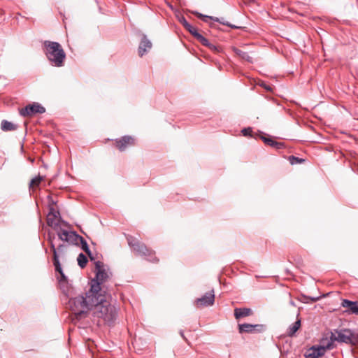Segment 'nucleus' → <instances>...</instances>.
Here are the masks:
<instances>
[{"label": "nucleus", "mask_w": 358, "mask_h": 358, "mask_svg": "<svg viewBox=\"0 0 358 358\" xmlns=\"http://www.w3.org/2000/svg\"><path fill=\"white\" fill-rule=\"evenodd\" d=\"M262 140L266 144L276 148L277 149H281L284 147L283 143L281 142H277L274 141L271 137L270 136H261Z\"/></svg>", "instance_id": "nucleus-19"}, {"label": "nucleus", "mask_w": 358, "mask_h": 358, "mask_svg": "<svg viewBox=\"0 0 358 358\" xmlns=\"http://www.w3.org/2000/svg\"><path fill=\"white\" fill-rule=\"evenodd\" d=\"M1 129L3 131H15L17 129V125L6 120H3L1 122Z\"/></svg>", "instance_id": "nucleus-20"}, {"label": "nucleus", "mask_w": 358, "mask_h": 358, "mask_svg": "<svg viewBox=\"0 0 358 358\" xmlns=\"http://www.w3.org/2000/svg\"><path fill=\"white\" fill-rule=\"evenodd\" d=\"M186 30H187L194 38L196 37V35L199 34L200 33L198 31L197 29L194 27H193L192 24H189V27H187Z\"/></svg>", "instance_id": "nucleus-28"}, {"label": "nucleus", "mask_w": 358, "mask_h": 358, "mask_svg": "<svg viewBox=\"0 0 358 358\" xmlns=\"http://www.w3.org/2000/svg\"><path fill=\"white\" fill-rule=\"evenodd\" d=\"M289 304H290L291 306H296V303H295V302H294V301H292V300H290V301H289Z\"/></svg>", "instance_id": "nucleus-40"}, {"label": "nucleus", "mask_w": 358, "mask_h": 358, "mask_svg": "<svg viewBox=\"0 0 358 358\" xmlns=\"http://www.w3.org/2000/svg\"><path fill=\"white\" fill-rule=\"evenodd\" d=\"M238 327V332L240 334L262 333V332L265 331L266 329V325L262 324H248V323H243V324H239Z\"/></svg>", "instance_id": "nucleus-9"}, {"label": "nucleus", "mask_w": 358, "mask_h": 358, "mask_svg": "<svg viewBox=\"0 0 358 358\" xmlns=\"http://www.w3.org/2000/svg\"><path fill=\"white\" fill-rule=\"evenodd\" d=\"M241 133L244 136H250V137L252 136V130L251 127H247V128L243 129L241 130Z\"/></svg>", "instance_id": "nucleus-29"}, {"label": "nucleus", "mask_w": 358, "mask_h": 358, "mask_svg": "<svg viewBox=\"0 0 358 358\" xmlns=\"http://www.w3.org/2000/svg\"><path fill=\"white\" fill-rule=\"evenodd\" d=\"M59 275H60V279H59L60 282H65L67 280V277L64 274V271L62 272V273H59Z\"/></svg>", "instance_id": "nucleus-37"}, {"label": "nucleus", "mask_w": 358, "mask_h": 358, "mask_svg": "<svg viewBox=\"0 0 358 358\" xmlns=\"http://www.w3.org/2000/svg\"><path fill=\"white\" fill-rule=\"evenodd\" d=\"M51 250L53 253V258L59 257V254L57 253V248L55 247V245L53 241H51V243H49Z\"/></svg>", "instance_id": "nucleus-30"}, {"label": "nucleus", "mask_w": 358, "mask_h": 358, "mask_svg": "<svg viewBox=\"0 0 358 358\" xmlns=\"http://www.w3.org/2000/svg\"><path fill=\"white\" fill-rule=\"evenodd\" d=\"M192 13L193 15H194L195 16H196L197 17L201 19L205 22H207L208 20H211L214 22H219L223 25H226L232 29L239 28L238 27L234 25V24L229 23V22L224 20V19L223 17L219 18V17H214V16L206 15H203L198 11H192Z\"/></svg>", "instance_id": "nucleus-13"}, {"label": "nucleus", "mask_w": 358, "mask_h": 358, "mask_svg": "<svg viewBox=\"0 0 358 358\" xmlns=\"http://www.w3.org/2000/svg\"><path fill=\"white\" fill-rule=\"evenodd\" d=\"M44 54L52 66L62 67L64 65L66 53L62 45L55 41L43 42Z\"/></svg>", "instance_id": "nucleus-3"}, {"label": "nucleus", "mask_w": 358, "mask_h": 358, "mask_svg": "<svg viewBox=\"0 0 358 358\" xmlns=\"http://www.w3.org/2000/svg\"><path fill=\"white\" fill-rule=\"evenodd\" d=\"M96 302L92 304V315L94 317L102 319L104 322L112 324L116 319L117 310L106 300V296L102 293L94 294Z\"/></svg>", "instance_id": "nucleus-1"}, {"label": "nucleus", "mask_w": 358, "mask_h": 358, "mask_svg": "<svg viewBox=\"0 0 358 358\" xmlns=\"http://www.w3.org/2000/svg\"><path fill=\"white\" fill-rule=\"evenodd\" d=\"M264 88L267 90V91H270L271 90V88L268 86H264Z\"/></svg>", "instance_id": "nucleus-42"}, {"label": "nucleus", "mask_w": 358, "mask_h": 358, "mask_svg": "<svg viewBox=\"0 0 358 358\" xmlns=\"http://www.w3.org/2000/svg\"><path fill=\"white\" fill-rule=\"evenodd\" d=\"M53 265L55 266V270L57 273H62L63 272L59 257L52 258Z\"/></svg>", "instance_id": "nucleus-25"}, {"label": "nucleus", "mask_w": 358, "mask_h": 358, "mask_svg": "<svg viewBox=\"0 0 358 358\" xmlns=\"http://www.w3.org/2000/svg\"><path fill=\"white\" fill-rule=\"evenodd\" d=\"M195 38L206 47H208L210 45V43L208 41V40L201 34H199V35L197 34Z\"/></svg>", "instance_id": "nucleus-26"}, {"label": "nucleus", "mask_w": 358, "mask_h": 358, "mask_svg": "<svg viewBox=\"0 0 358 358\" xmlns=\"http://www.w3.org/2000/svg\"><path fill=\"white\" fill-rule=\"evenodd\" d=\"M252 314V310L249 308H236L234 309V317L237 320L249 316Z\"/></svg>", "instance_id": "nucleus-17"}, {"label": "nucleus", "mask_w": 358, "mask_h": 358, "mask_svg": "<svg viewBox=\"0 0 358 358\" xmlns=\"http://www.w3.org/2000/svg\"><path fill=\"white\" fill-rule=\"evenodd\" d=\"M341 306L346 308L344 311L348 315H358V301H350L349 299H343L341 301Z\"/></svg>", "instance_id": "nucleus-15"}, {"label": "nucleus", "mask_w": 358, "mask_h": 358, "mask_svg": "<svg viewBox=\"0 0 358 358\" xmlns=\"http://www.w3.org/2000/svg\"><path fill=\"white\" fill-rule=\"evenodd\" d=\"M331 349V342H328L326 345H315L311 346L309 352L305 355L306 358H319L323 356L327 350Z\"/></svg>", "instance_id": "nucleus-10"}, {"label": "nucleus", "mask_w": 358, "mask_h": 358, "mask_svg": "<svg viewBox=\"0 0 358 358\" xmlns=\"http://www.w3.org/2000/svg\"><path fill=\"white\" fill-rule=\"evenodd\" d=\"M87 256L89 257L91 261H94L95 259V257L93 256L92 251H90V254L87 255Z\"/></svg>", "instance_id": "nucleus-38"}, {"label": "nucleus", "mask_w": 358, "mask_h": 358, "mask_svg": "<svg viewBox=\"0 0 358 358\" xmlns=\"http://www.w3.org/2000/svg\"><path fill=\"white\" fill-rule=\"evenodd\" d=\"M232 50L241 59L248 61L250 63H252V58L248 55V52H243L236 47H233Z\"/></svg>", "instance_id": "nucleus-21"}, {"label": "nucleus", "mask_w": 358, "mask_h": 358, "mask_svg": "<svg viewBox=\"0 0 358 358\" xmlns=\"http://www.w3.org/2000/svg\"><path fill=\"white\" fill-rule=\"evenodd\" d=\"M55 239V234L51 232L48 233V238L47 240L48 243H51V241L54 242V240Z\"/></svg>", "instance_id": "nucleus-34"}, {"label": "nucleus", "mask_w": 358, "mask_h": 358, "mask_svg": "<svg viewBox=\"0 0 358 358\" xmlns=\"http://www.w3.org/2000/svg\"><path fill=\"white\" fill-rule=\"evenodd\" d=\"M45 112V108L38 102L27 105L24 108L20 110V115L22 117L32 116L36 114H43Z\"/></svg>", "instance_id": "nucleus-8"}, {"label": "nucleus", "mask_w": 358, "mask_h": 358, "mask_svg": "<svg viewBox=\"0 0 358 358\" xmlns=\"http://www.w3.org/2000/svg\"><path fill=\"white\" fill-rule=\"evenodd\" d=\"M94 294L91 293L89 289L85 293V296L83 295H78L74 298H71L69 301V305L71 311L75 315L76 320H80L85 318L92 310V304L96 302Z\"/></svg>", "instance_id": "nucleus-2"}, {"label": "nucleus", "mask_w": 358, "mask_h": 358, "mask_svg": "<svg viewBox=\"0 0 358 358\" xmlns=\"http://www.w3.org/2000/svg\"><path fill=\"white\" fill-rule=\"evenodd\" d=\"M336 341L350 345H356L358 344V334L350 329H334L333 331H331L329 342H331L332 344Z\"/></svg>", "instance_id": "nucleus-4"}, {"label": "nucleus", "mask_w": 358, "mask_h": 358, "mask_svg": "<svg viewBox=\"0 0 358 358\" xmlns=\"http://www.w3.org/2000/svg\"><path fill=\"white\" fill-rule=\"evenodd\" d=\"M43 177L38 176L32 178L29 182V188L34 186H38L39 183L43 180Z\"/></svg>", "instance_id": "nucleus-27"}, {"label": "nucleus", "mask_w": 358, "mask_h": 358, "mask_svg": "<svg viewBox=\"0 0 358 358\" xmlns=\"http://www.w3.org/2000/svg\"><path fill=\"white\" fill-rule=\"evenodd\" d=\"M65 247H66L65 244H64V243L59 244L57 248V253H59V252L63 253L64 252Z\"/></svg>", "instance_id": "nucleus-36"}, {"label": "nucleus", "mask_w": 358, "mask_h": 358, "mask_svg": "<svg viewBox=\"0 0 358 358\" xmlns=\"http://www.w3.org/2000/svg\"><path fill=\"white\" fill-rule=\"evenodd\" d=\"M78 243H79L78 246H80L81 249L87 254H90V249L89 248V245L87 243V241L84 239V238L81 236H80L79 238H78Z\"/></svg>", "instance_id": "nucleus-22"}, {"label": "nucleus", "mask_w": 358, "mask_h": 358, "mask_svg": "<svg viewBox=\"0 0 358 358\" xmlns=\"http://www.w3.org/2000/svg\"><path fill=\"white\" fill-rule=\"evenodd\" d=\"M77 262L78 266L81 268H84L88 262V259L87 257L83 253L81 252L78 256Z\"/></svg>", "instance_id": "nucleus-23"}, {"label": "nucleus", "mask_w": 358, "mask_h": 358, "mask_svg": "<svg viewBox=\"0 0 358 358\" xmlns=\"http://www.w3.org/2000/svg\"><path fill=\"white\" fill-rule=\"evenodd\" d=\"M58 222H59V225L61 224H62L63 226L64 227H69V224L68 222L64 220L61 216L59 215V217H58Z\"/></svg>", "instance_id": "nucleus-33"}, {"label": "nucleus", "mask_w": 358, "mask_h": 358, "mask_svg": "<svg viewBox=\"0 0 358 358\" xmlns=\"http://www.w3.org/2000/svg\"><path fill=\"white\" fill-rule=\"evenodd\" d=\"M301 296L305 299H310L312 302H316L320 300L322 296H307L304 294H302Z\"/></svg>", "instance_id": "nucleus-31"}, {"label": "nucleus", "mask_w": 358, "mask_h": 358, "mask_svg": "<svg viewBox=\"0 0 358 358\" xmlns=\"http://www.w3.org/2000/svg\"><path fill=\"white\" fill-rule=\"evenodd\" d=\"M57 231V236L58 238L64 242H66L69 245H73L78 246V238L80 235L75 231H68L63 229L61 227L59 228Z\"/></svg>", "instance_id": "nucleus-7"}, {"label": "nucleus", "mask_w": 358, "mask_h": 358, "mask_svg": "<svg viewBox=\"0 0 358 358\" xmlns=\"http://www.w3.org/2000/svg\"><path fill=\"white\" fill-rule=\"evenodd\" d=\"M129 244L138 255L146 257L147 260L151 262H158L157 258L155 256V252L148 248L144 243L137 241H131L129 240Z\"/></svg>", "instance_id": "nucleus-6"}, {"label": "nucleus", "mask_w": 358, "mask_h": 358, "mask_svg": "<svg viewBox=\"0 0 358 358\" xmlns=\"http://www.w3.org/2000/svg\"><path fill=\"white\" fill-rule=\"evenodd\" d=\"M180 22L183 25L185 28L187 27H189V23L187 21L185 17H181V18L179 20Z\"/></svg>", "instance_id": "nucleus-32"}, {"label": "nucleus", "mask_w": 358, "mask_h": 358, "mask_svg": "<svg viewBox=\"0 0 358 358\" xmlns=\"http://www.w3.org/2000/svg\"><path fill=\"white\" fill-rule=\"evenodd\" d=\"M140 42L138 48V54L142 57L152 49V43L144 33L139 32Z\"/></svg>", "instance_id": "nucleus-11"}, {"label": "nucleus", "mask_w": 358, "mask_h": 358, "mask_svg": "<svg viewBox=\"0 0 358 358\" xmlns=\"http://www.w3.org/2000/svg\"><path fill=\"white\" fill-rule=\"evenodd\" d=\"M285 273H286V274H287V275H292L291 271H290L288 268H286V269H285Z\"/></svg>", "instance_id": "nucleus-41"}, {"label": "nucleus", "mask_w": 358, "mask_h": 358, "mask_svg": "<svg viewBox=\"0 0 358 358\" xmlns=\"http://www.w3.org/2000/svg\"><path fill=\"white\" fill-rule=\"evenodd\" d=\"M299 314L297 315V320L294 323L291 324L287 331V334L289 337H293L295 336L297 331L300 329L301 325V319L298 318Z\"/></svg>", "instance_id": "nucleus-18"}, {"label": "nucleus", "mask_w": 358, "mask_h": 358, "mask_svg": "<svg viewBox=\"0 0 358 358\" xmlns=\"http://www.w3.org/2000/svg\"><path fill=\"white\" fill-rule=\"evenodd\" d=\"M95 264V273L96 275L94 279L91 281L90 292L98 294L101 293V285L107 280L109 276L106 269L104 268L103 263L101 261H96L94 262Z\"/></svg>", "instance_id": "nucleus-5"}, {"label": "nucleus", "mask_w": 358, "mask_h": 358, "mask_svg": "<svg viewBox=\"0 0 358 358\" xmlns=\"http://www.w3.org/2000/svg\"><path fill=\"white\" fill-rule=\"evenodd\" d=\"M180 335L182 337L183 339L186 340V338L184 336V332L182 330L180 331Z\"/></svg>", "instance_id": "nucleus-39"}, {"label": "nucleus", "mask_w": 358, "mask_h": 358, "mask_svg": "<svg viewBox=\"0 0 358 358\" xmlns=\"http://www.w3.org/2000/svg\"><path fill=\"white\" fill-rule=\"evenodd\" d=\"M134 139L130 136H123L115 140V146L122 152L124 151L128 145H133Z\"/></svg>", "instance_id": "nucleus-16"}, {"label": "nucleus", "mask_w": 358, "mask_h": 358, "mask_svg": "<svg viewBox=\"0 0 358 358\" xmlns=\"http://www.w3.org/2000/svg\"><path fill=\"white\" fill-rule=\"evenodd\" d=\"M208 48L209 49H210L211 50L216 52H219L220 51V47H217L212 43H210V45Z\"/></svg>", "instance_id": "nucleus-35"}, {"label": "nucleus", "mask_w": 358, "mask_h": 358, "mask_svg": "<svg viewBox=\"0 0 358 358\" xmlns=\"http://www.w3.org/2000/svg\"><path fill=\"white\" fill-rule=\"evenodd\" d=\"M59 216V211L55 210L52 206H50L47 216V224L55 231L58 230L59 228L58 222Z\"/></svg>", "instance_id": "nucleus-14"}, {"label": "nucleus", "mask_w": 358, "mask_h": 358, "mask_svg": "<svg viewBox=\"0 0 358 358\" xmlns=\"http://www.w3.org/2000/svg\"><path fill=\"white\" fill-rule=\"evenodd\" d=\"M215 302V294L214 291H211L206 293L203 296L196 299L194 301V305L198 308L200 307H208L214 304Z\"/></svg>", "instance_id": "nucleus-12"}, {"label": "nucleus", "mask_w": 358, "mask_h": 358, "mask_svg": "<svg viewBox=\"0 0 358 358\" xmlns=\"http://www.w3.org/2000/svg\"><path fill=\"white\" fill-rule=\"evenodd\" d=\"M289 163L292 165L301 164L305 162V159L303 158H300L294 155H291L288 158Z\"/></svg>", "instance_id": "nucleus-24"}]
</instances>
